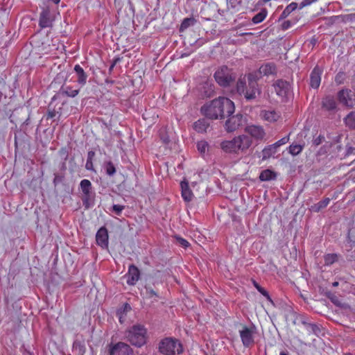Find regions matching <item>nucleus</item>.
Instances as JSON below:
<instances>
[{"label":"nucleus","instance_id":"f257e3e1","mask_svg":"<svg viewBox=\"0 0 355 355\" xmlns=\"http://www.w3.org/2000/svg\"><path fill=\"white\" fill-rule=\"evenodd\" d=\"M234 103L226 97H218L201 107V113L212 120L224 119L234 112Z\"/></svg>","mask_w":355,"mask_h":355},{"label":"nucleus","instance_id":"f03ea898","mask_svg":"<svg viewBox=\"0 0 355 355\" xmlns=\"http://www.w3.org/2000/svg\"><path fill=\"white\" fill-rule=\"evenodd\" d=\"M257 73H251L248 75V86L245 87V82L239 80L236 83V89L240 94H243L247 100L254 99L257 94L259 93L258 88Z\"/></svg>","mask_w":355,"mask_h":355},{"label":"nucleus","instance_id":"7ed1b4c3","mask_svg":"<svg viewBox=\"0 0 355 355\" xmlns=\"http://www.w3.org/2000/svg\"><path fill=\"white\" fill-rule=\"evenodd\" d=\"M128 340L136 347H141L147 340V329L140 324H134L126 333Z\"/></svg>","mask_w":355,"mask_h":355},{"label":"nucleus","instance_id":"20e7f679","mask_svg":"<svg viewBox=\"0 0 355 355\" xmlns=\"http://www.w3.org/2000/svg\"><path fill=\"white\" fill-rule=\"evenodd\" d=\"M159 351L164 355H175L182 353L183 348L181 343L175 338H165L159 344Z\"/></svg>","mask_w":355,"mask_h":355},{"label":"nucleus","instance_id":"39448f33","mask_svg":"<svg viewBox=\"0 0 355 355\" xmlns=\"http://www.w3.org/2000/svg\"><path fill=\"white\" fill-rule=\"evenodd\" d=\"M216 81L223 87H227L235 80V76L232 69L226 66L221 67L214 73Z\"/></svg>","mask_w":355,"mask_h":355},{"label":"nucleus","instance_id":"423d86ee","mask_svg":"<svg viewBox=\"0 0 355 355\" xmlns=\"http://www.w3.org/2000/svg\"><path fill=\"white\" fill-rule=\"evenodd\" d=\"M255 333L256 327L254 326H242V329L239 330V335L241 339V342L244 347H250L254 345V336Z\"/></svg>","mask_w":355,"mask_h":355},{"label":"nucleus","instance_id":"0eeeda50","mask_svg":"<svg viewBox=\"0 0 355 355\" xmlns=\"http://www.w3.org/2000/svg\"><path fill=\"white\" fill-rule=\"evenodd\" d=\"M80 188L83 193L82 201L85 208H89L92 195V185L89 180L84 179L80 181Z\"/></svg>","mask_w":355,"mask_h":355},{"label":"nucleus","instance_id":"6e6552de","mask_svg":"<svg viewBox=\"0 0 355 355\" xmlns=\"http://www.w3.org/2000/svg\"><path fill=\"white\" fill-rule=\"evenodd\" d=\"M338 99L343 105L352 107L355 105V93L349 89H343L338 93Z\"/></svg>","mask_w":355,"mask_h":355},{"label":"nucleus","instance_id":"1a4fd4ad","mask_svg":"<svg viewBox=\"0 0 355 355\" xmlns=\"http://www.w3.org/2000/svg\"><path fill=\"white\" fill-rule=\"evenodd\" d=\"M239 155L244 154L252 144V141L248 135H240L234 137Z\"/></svg>","mask_w":355,"mask_h":355},{"label":"nucleus","instance_id":"9d476101","mask_svg":"<svg viewBox=\"0 0 355 355\" xmlns=\"http://www.w3.org/2000/svg\"><path fill=\"white\" fill-rule=\"evenodd\" d=\"M244 122L243 116L241 114H236L230 117L225 123V128L228 132H232L241 126L243 125Z\"/></svg>","mask_w":355,"mask_h":355},{"label":"nucleus","instance_id":"9b49d317","mask_svg":"<svg viewBox=\"0 0 355 355\" xmlns=\"http://www.w3.org/2000/svg\"><path fill=\"white\" fill-rule=\"evenodd\" d=\"M245 132L249 134L252 138L256 140H261L266 135L263 128L261 125H249L245 128Z\"/></svg>","mask_w":355,"mask_h":355},{"label":"nucleus","instance_id":"f8f14e48","mask_svg":"<svg viewBox=\"0 0 355 355\" xmlns=\"http://www.w3.org/2000/svg\"><path fill=\"white\" fill-rule=\"evenodd\" d=\"M54 19L49 8H44L40 15L39 26L41 28H49L53 26Z\"/></svg>","mask_w":355,"mask_h":355},{"label":"nucleus","instance_id":"ddd939ff","mask_svg":"<svg viewBox=\"0 0 355 355\" xmlns=\"http://www.w3.org/2000/svg\"><path fill=\"white\" fill-rule=\"evenodd\" d=\"M110 355H132V349L124 343H118L110 349Z\"/></svg>","mask_w":355,"mask_h":355},{"label":"nucleus","instance_id":"4468645a","mask_svg":"<svg viewBox=\"0 0 355 355\" xmlns=\"http://www.w3.org/2000/svg\"><path fill=\"white\" fill-rule=\"evenodd\" d=\"M125 276L128 277L127 284L130 286H134L140 278V270L134 264L129 266L128 271Z\"/></svg>","mask_w":355,"mask_h":355},{"label":"nucleus","instance_id":"2eb2a0df","mask_svg":"<svg viewBox=\"0 0 355 355\" xmlns=\"http://www.w3.org/2000/svg\"><path fill=\"white\" fill-rule=\"evenodd\" d=\"M288 141H289V135L284 137L283 138L278 140L272 145L270 146L268 148H265L263 150V157H270L272 153H275L276 152V149L278 147L287 144Z\"/></svg>","mask_w":355,"mask_h":355},{"label":"nucleus","instance_id":"dca6fc26","mask_svg":"<svg viewBox=\"0 0 355 355\" xmlns=\"http://www.w3.org/2000/svg\"><path fill=\"white\" fill-rule=\"evenodd\" d=\"M322 73V70L318 66L313 68L310 75V86L312 88L318 89L320 87Z\"/></svg>","mask_w":355,"mask_h":355},{"label":"nucleus","instance_id":"f3484780","mask_svg":"<svg viewBox=\"0 0 355 355\" xmlns=\"http://www.w3.org/2000/svg\"><path fill=\"white\" fill-rule=\"evenodd\" d=\"M96 241L97 245L103 248H106L108 246V232L105 227H101L96 234Z\"/></svg>","mask_w":355,"mask_h":355},{"label":"nucleus","instance_id":"a211bd4d","mask_svg":"<svg viewBox=\"0 0 355 355\" xmlns=\"http://www.w3.org/2000/svg\"><path fill=\"white\" fill-rule=\"evenodd\" d=\"M220 146L225 153L239 155L234 138L231 140L223 141L220 143Z\"/></svg>","mask_w":355,"mask_h":355},{"label":"nucleus","instance_id":"6ab92c4d","mask_svg":"<svg viewBox=\"0 0 355 355\" xmlns=\"http://www.w3.org/2000/svg\"><path fill=\"white\" fill-rule=\"evenodd\" d=\"M275 92L279 96H284L286 95L289 90V83L283 80H277L274 84H273Z\"/></svg>","mask_w":355,"mask_h":355},{"label":"nucleus","instance_id":"aec40b11","mask_svg":"<svg viewBox=\"0 0 355 355\" xmlns=\"http://www.w3.org/2000/svg\"><path fill=\"white\" fill-rule=\"evenodd\" d=\"M277 73V68L274 63L268 62L262 64L258 71L260 76L275 75Z\"/></svg>","mask_w":355,"mask_h":355},{"label":"nucleus","instance_id":"412c9836","mask_svg":"<svg viewBox=\"0 0 355 355\" xmlns=\"http://www.w3.org/2000/svg\"><path fill=\"white\" fill-rule=\"evenodd\" d=\"M182 197L186 202L191 201L193 198V193L189 188V183L186 180L180 182Z\"/></svg>","mask_w":355,"mask_h":355},{"label":"nucleus","instance_id":"4be33fe9","mask_svg":"<svg viewBox=\"0 0 355 355\" xmlns=\"http://www.w3.org/2000/svg\"><path fill=\"white\" fill-rule=\"evenodd\" d=\"M210 126L207 119H200L193 123V129L198 133H205Z\"/></svg>","mask_w":355,"mask_h":355},{"label":"nucleus","instance_id":"5701e85b","mask_svg":"<svg viewBox=\"0 0 355 355\" xmlns=\"http://www.w3.org/2000/svg\"><path fill=\"white\" fill-rule=\"evenodd\" d=\"M322 108L327 111H334L336 109L337 104L333 96H326L322 101Z\"/></svg>","mask_w":355,"mask_h":355},{"label":"nucleus","instance_id":"b1692460","mask_svg":"<svg viewBox=\"0 0 355 355\" xmlns=\"http://www.w3.org/2000/svg\"><path fill=\"white\" fill-rule=\"evenodd\" d=\"M74 71L77 75V82L81 85H85L87 83V75L84 71L83 67L79 64H76L74 67Z\"/></svg>","mask_w":355,"mask_h":355},{"label":"nucleus","instance_id":"393cba45","mask_svg":"<svg viewBox=\"0 0 355 355\" xmlns=\"http://www.w3.org/2000/svg\"><path fill=\"white\" fill-rule=\"evenodd\" d=\"M331 199L329 198H325L318 203L313 205L310 208V211L313 212H319L320 210L327 207Z\"/></svg>","mask_w":355,"mask_h":355},{"label":"nucleus","instance_id":"a878e982","mask_svg":"<svg viewBox=\"0 0 355 355\" xmlns=\"http://www.w3.org/2000/svg\"><path fill=\"white\" fill-rule=\"evenodd\" d=\"M263 117L264 120L271 123L277 121L280 117V115L279 114V113L274 110H268L263 112Z\"/></svg>","mask_w":355,"mask_h":355},{"label":"nucleus","instance_id":"bb28decb","mask_svg":"<svg viewBox=\"0 0 355 355\" xmlns=\"http://www.w3.org/2000/svg\"><path fill=\"white\" fill-rule=\"evenodd\" d=\"M276 178V173L270 170L266 169L261 172L259 179L261 181H269Z\"/></svg>","mask_w":355,"mask_h":355},{"label":"nucleus","instance_id":"cd10ccee","mask_svg":"<svg viewBox=\"0 0 355 355\" xmlns=\"http://www.w3.org/2000/svg\"><path fill=\"white\" fill-rule=\"evenodd\" d=\"M60 93H62L64 95H66L69 97H75L79 93V89H73L72 87L69 86H64L63 85L60 91Z\"/></svg>","mask_w":355,"mask_h":355},{"label":"nucleus","instance_id":"c85d7f7f","mask_svg":"<svg viewBox=\"0 0 355 355\" xmlns=\"http://www.w3.org/2000/svg\"><path fill=\"white\" fill-rule=\"evenodd\" d=\"M344 122L349 128L355 130V111L349 112L344 119Z\"/></svg>","mask_w":355,"mask_h":355},{"label":"nucleus","instance_id":"c756f323","mask_svg":"<svg viewBox=\"0 0 355 355\" xmlns=\"http://www.w3.org/2000/svg\"><path fill=\"white\" fill-rule=\"evenodd\" d=\"M267 15L268 10L266 8H263L260 10L259 13H257L252 17V21L254 24H259L266 18Z\"/></svg>","mask_w":355,"mask_h":355},{"label":"nucleus","instance_id":"7c9ffc66","mask_svg":"<svg viewBox=\"0 0 355 355\" xmlns=\"http://www.w3.org/2000/svg\"><path fill=\"white\" fill-rule=\"evenodd\" d=\"M339 255L336 253L326 254L324 255V261L325 266H331L338 260Z\"/></svg>","mask_w":355,"mask_h":355},{"label":"nucleus","instance_id":"2f4dec72","mask_svg":"<svg viewBox=\"0 0 355 355\" xmlns=\"http://www.w3.org/2000/svg\"><path fill=\"white\" fill-rule=\"evenodd\" d=\"M297 8V3L295 2H292L288 4L285 9L283 10L280 15V18L285 19L292 12L295 10Z\"/></svg>","mask_w":355,"mask_h":355},{"label":"nucleus","instance_id":"473e14b6","mask_svg":"<svg viewBox=\"0 0 355 355\" xmlns=\"http://www.w3.org/2000/svg\"><path fill=\"white\" fill-rule=\"evenodd\" d=\"M304 144H292L288 147V152L293 156L299 155L304 149Z\"/></svg>","mask_w":355,"mask_h":355},{"label":"nucleus","instance_id":"72a5a7b5","mask_svg":"<svg viewBox=\"0 0 355 355\" xmlns=\"http://www.w3.org/2000/svg\"><path fill=\"white\" fill-rule=\"evenodd\" d=\"M196 23V19L193 17H187L183 19L180 27V31H184L189 26Z\"/></svg>","mask_w":355,"mask_h":355},{"label":"nucleus","instance_id":"f704fd0d","mask_svg":"<svg viewBox=\"0 0 355 355\" xmlns=\"http://www.w3.org/2000/svg\"><path fill=\"white\" fill-rule=\"evenodd\" d=\"M73 348V350L76 352L78 355H84L86 351L85 345L79 341L74 342Z\"/></svg>","mask_w":355,"mask_h":355},{"label":"nucleus","instance_id":"c9c22d12","mask_svg":"<svg viewBox=\"0 0 355 355\" xmlns=\"http://www.w3.org/2000/svg\"><path fill=\"white\" fill-rule=\"evenodd\" d=\"M197 149L201 155H204L208 149L209 144L206 141L202 140L197 143Z\"/></svg>","mask_w":355,"mask_h":355},{"label":"nucleus","instance_id":"e433bc0d","mask_svg":"<svg viewBox=\"0 0 355 355\" xmlns=\"http://www.w3.org/2000/svg\"><path fill=\"white\" fill-rule=\"evenodd\" d=\"M105 171L106 173L110 176H112L116 173V168L111 161L105 163Z\"/></svg>","mask_w":355,"mask_h":355},{"label":"nucleus","instance_id":"4c0bfd02","mask_svg":"<svg viewBox=\"0 0 355 355\" xmlns=\"http://www.w3.org/2000/svg\"><path fill=\"white\" fill-rule=\"evenodd\" d=\"M146 298H153L155 297V300L157 301V298L159 297L158 294L155 292L152 288L146 286Z\"/></svg>","mask_w":355,"mask_h":355},{"label":"nucleus","instance_id":"58836bf2","mask_svg":"<svg viewBox=\"0 0 355 355\" xmlns=\"http://www.w3.org/2000/svg\"><path fill=\"white\" fill-rule=\"evenodd\" d=\"M175 238L176 241H178V243L182 247L187 248L189 245V243L186 239H184L179 236H175Z\"/></svg>","mask_w":355,"mask_h":355},{"label":"nucleus","instance_id":"ea45409f","mask_svg":"<svg viewBox=\"0 0 355 355\" xmlns=\"http://www.w3.org/2000/svg\"><path fill=\"white\" fill-rule=\"evenodd\" d=\"M124 206L120 205H114L112 207V210L115 212V214L118 216H120L121 211L123 210Z\"/></svg>","mask_w":355,"mask_h":355},{"label":"nucleus","instance_id":"a19ab883","mask_svg":"<svg viewBox=\"0 0 355 355\" xmlns=\"http://www.w3.org/2000/svg\"><path fill=\"white\" fill-rule=\"evenodd\" d=\"M258 291L263 295L268 301L272 302V299L268 293V292L265 290L263 287L258 288Z\"/></svg>","mask_w":355,"mask_h":355},{"label":"nucleus","instance_id":"79ce46f5","mask_svg":"<svg viewBox=\"0 0 355 355\" xmlns=\"http://www.w3.org/2000/svg\"><path fill=\"white\" fill-rule=\"evenodd\" d=\"M318 0H303L300 5V8L302 9L306 6H310L313 3L316 2Z\"/></svg>","mask_w":355,"mask_h":355},{"label":"nucleus","instance_id":"37998d69","mask_svg":"<svg viewBox=\"0 0 355 355\" xmlns=\"http://www.w3.org/2000/svg\"><path fill=\"white\" fill-rule=\"evenodd\" d=\"M324 140V137L322 135H319L316 138H315L313 141V144L315 146H318Z\"/></svg>","mask_w":355,"mask_h":355},{"label":"nucleus","instance_id":"c03bdc74","mask_svg":"<svg viewBox=\"0 0 355 355\" xmlns=\"http://www.w3.org/2000/svg\"><path fill=\"white\" fill-rule=\"evenodd\" d=\"M57 112L55 110H49L47 113V119H52L55 116Z\"/></svg>","mask_w":355,"mask_h":355},{"label":"nucleus","instance_id":"a18cd8bd","mask_svg":"<svg viewBox=\"0 0 355 355\" xmlns=\"http://www.w3.org/2000/svg\"><path fill=\"white\" fill-rule=\"evenodd\" d=\"M309 325L314 334H317V332L320 330L319 327L315 324H309Z\"/></svg>","mask_w":355,"mask_h":355},{"label":"nucleus","instance_id":"49530a36","mask_svg":"<svg viewBox=\"0 0 355 355\" xmlns=\"http://www.w3.org/2000/svg\"><path fill=\"white\" fill-rule=\"evenodd\" d=\"M291 22L289 21H284L282 24V27L284 29H287L290 27Z\"/></svg>","mask_w":355,"mask_h":355},{"label":"nucleus","instance_id":"de8ad7c7","mask_svg":"<svg viewBox=\"0 0 355 355\" xmlns=\"http://www.w3.org/2000/svg\"><path fill=\"white\" fill-rule=\"evenodd\" d=\"M60 153L65 155L66 157H67V151L66 148H63L60 150Z\"/></svg>","mask_w":355,"mask_h":355},{"label":"nucleus","instance_id":"09e8293b","mask_svg":"<svg viewBox=\"0 0 355 355\" xmlns=\"http://www.w3.org/2000/svg\"><path fill=\"white\" fill-rule=\"evenodd\" d=\"M90 166H92V162H90V161L89 160V159H87V163H86V168H87V169H90Z\"/></svg>","mask_w":355,"mask_h":355},{"label":"nucleus","instance_id":"8fccbe9b","mask_svg":"<svg viewBox=\"0 0 355 355\" xmlns=\"http://www.w3.org/2000/svg\"><path fill=\"white\" fill-rule=\"evenodd\" d=\"M253 285L258 291V288H261V286L255 281H253Z\"/></svg>","mask_w":355,"mask_h":355},{"label":"nucleus","instance_id":"3c124183","mask_svg":"<svg viewBox=\"0 0 355 355\" xmlns=\"http://www.w3.org/2000/svg\"><path fill=\"white\" fill-rule=\"evenodd\" d=\"M94 152H92V151H89V152L88 153V159H91L92 158V157L94 156Z\"/></svg>","mask_w":355,"mask_h":355},{"label":"nucleus","instance_id":"603ef678","mask_svg":"<svg viewBox=\"0 0 355 355\" xmlns=\"http://www.w3.org/2000/svg\"><path fill=\"white\" fill-rule=\"evenodd\" d=\"M338 284H339V283H338V282H333V283H332V286H333L334 287H336V286H338Z\"/></svg>","mask_w":355,"mask_h":355},{"label":"nucleus","instance_id":"864d4df0","mask_svg":"<svg viewBox=\"0 0 355 355\" xmlns=\"http://www.w3.org/2000/svg\"><path fill=\"white\" fill-rule=\"evenodd\" d=\"M280 355H288L287 352H281Z\"/></svg>","mask_w":355,"mask_h":355},{"label":"nucleus","instance_id":"5fc2aeb1","mask_svg":"<svg viewBox=\"0 0 355 355\" xmlns=\"http://www.w3.org/2000/svg\"><path fill=\"white\" fill-rule=\"evenodd\" d=\"M115 64H116V61H115V62L112 64V66L110 67V70H111V69H112L114 68V67Z\"/></svg>","mask_w":355,"mask_h":355},{"label":"nucleus","instance_id":"6e6d98bb","mask_svg":"<svg viewBox=\"0 0 355 355\" xmlns=\"http://www.w3.org/2000/svg\"><path fill=\"white\" fill-rule=\"evenodd\" d=\"M60 0H53V1L55 3H58Z\"/></svg>","mask_w":355,"mask_h":355}]
</instances>
